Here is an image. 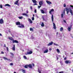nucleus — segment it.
Listing matches in <instances>:
<instances>
[{"label":"nucleus","mask_w":73,"mask_h":73,"mask_svg":"<svg viewBox=\"0 0 73 73\" xmlns=\"http://www.w3.org/2000/svg\"><path fill=\"white\" fill-rule=\"evenodd\" d=\"M66 11L67 14V15L70 12V13L71 14V15H72V16H73V11H72V9H68L67 8H66Z\"/></svg>","instance_id":"1"},{"label":"nucleus","mask_w":73,"mask_h":73,"mask_svg":"<svg viewBox=\"0 0 73 73\" xmlns=\"http://www.w3.org/2000/svg\"><path fill=\"white\" fill-rule=\"evenodd\" d=\"M8 38L11 41H13V43H19V41L16 40H14L13 38H12V37H9Z\"/></svg>","instance_id":"2"},{"label":"nucleus","mask_w":73,"mask_h":73,"mask_svg":"<svg viewBox=\"0 0 73 73\" xmlns=\"http://www.w3.org/2000/svg\"><path fill=\"white\" fill-rule=\"evenodd\" d=\"M33 53V52H32V51H30L29 52H27V53H25V54H26V55H27V54H31Z\"/></svg>","instance_id":"3"},{"label":"nucleus","mask_w":73,"mask_h":73,"mask_svg":"<svg viewBox=\"0 0 73 73\" xmlns=\"http://www.w3.org/2000/svg\"><path fill=\"white\" fill-rule=\"evenodd\" d=\"M4 23V20L3 19H0V24H2Z\"/></svg>","instance_id":"4"},{"label":"nucleus","mask_w":73,"mask_h":73,"mask_svg":"<svg viewBox=\"0 0 73 73\" xmlns=\"http://www.w3.org/2000/svg\"><path fill=\"white\" fill-rule=\"evenodd\" d=\"M21 26H18V28H24V25H23L21 24Z\"/></svg>","instance_id":"5"},{"label":"nucleus","mask_w":73,"mask_h":73,"mask_svg":"<svg viewBox=\"0 0 73 73\" xmlns=\"http://www.w3.org/2000/svg\"><path fill=\"white\" fill-rule=\"evenodd\" d=\"M46 3L48 4V5H50V4H52V3L51 2L48 1V0H47L46 1Z\"/></svg>","instance_id":"6"},{"label":"nucleus","mask_w":73,"mask_h":73,"mask_svg":"<svg viewBox=\"0 0 73 73\" xmlns=\"http://www.w3.org/2000/svg\"><path fill=\"white\" fill-rule=\"evenodd\" d=\"M28 67H29V68L32 69V65L31 64H29L28 65Z\"/></svg>","instance_id":"7"},{"label":"nucleus","mask_w":73,"mask_h":73,"mask_svg":"<svg viewBox=\"0 0 73 73\" xmlns=\"http://www.w3.org/2000/svg\"><path fill=\"white\" fill-rule=\"evenodd\" d=\"M28 21H29L30 23L31 24H32V23H33V22H32V21L31 19H28Z\"/></svg>","instance_id":"8"},{"label":"nucleus","mask_w":73,"mask_h":73,"mask_svg":"<svg viewBox=\"0 0 73 73\" xmlns=\"http://www.w3.org/2000/svg\"><path fill=\"white\" fill-rule=\"evenodd\" d=\"M16 25H20L21 24H20V22H17L16 23Z\"/></svg>","instance_id":"9"},{"label":"nucleus","mask_w":73,"mask_h":73,"mask_svg":"<svg viewBox=\"0 0 73 73\" xmlns=\"http://www.w3.org/2000/svg\"><path fill=\"white\" fill-rule=\"evenodd\" d=\"M53 44V42H51L49 43L48 44V46H50V45H52Z\"/></svg>","instance_id":"10"},{"label":"nucleus","mask_w":73,"mask_h":73,"mask_svg":"<svg viewBox=\"0 0 73 73\" xmlns=\"http://www.w3.org/2000/svg\"><path fill=\"white\" fill-rule=\"evenodd\" d=\"M69 62H70L69 64H70V60H66L65 62L66 64H69Z\"/></svg>","instance_id":"11"},{"label":"nucleus","mask_w":73,"mask_h":73,"mask_svg":"<svg viewBox=\"0 0 73 73\" xmlns=\"http://www.w3.org/2000/svg\"><path fill=\"white\" fill-rule=\"evenodd\" d=\"M53 24L54 29H56V25L55 24H54V23L53 22Z\"/></svg>","instance_id":"12"},{"label":"nucleus","mask_w":73,"mask_h":73,"mask_svg":"<svg viewBox=\"0 0 73 73\" xmlns=\"http://www.w3.org/2000/svg\"><path fill=\"white\" fill-rule=\"evenodd\" d=\"M13 50H15V45L14 44L13 45V47L12 48Z\"/></svg>","instance_id":"13"},{"label":"nucleus","mask_w":73,"mask_h":73,"mask_svg":"<svg viewBox=\"0 0 73 73\" xmlns=\"http://www.w3.org/2000/svg\"><path fill=\"white\" fill-rule=\"evenodd\" d=\"M3 58L4 59V60H7L8 61H11L10 60H10V59H8L7 58H6L5 57H4Z\"/></svg>","instance_id":"14"},{"label":"nucleus","mask_w":73,"mask_h":73,"mask_svg":"<svg viewBox=\"0 0 73 73\" xmlns=\"http://www.w3.org/2000/svg\"><path fill=\"white\" fill-rule=\"evenodd\" d=\"M52 23H53V22L54 21V19L53 18V15H52Z\"/></svg>","instance_id":"15"},{"label":"nucleus","mask_w":73,"mask_h":73,"mask_svg":"<svg viewBox=\"0 0 73 73\" xmlns=\"http://www.w3.org/2000/svg\"><path fill=\"white\" fill-rule=\"evenodd\" d=\"M39 4L40 5H42V1H40L39 2Z\"/></svg>","instance_id":"16"},{"label":"nucleus","mask_w":73,"mask_h":73,"mask_svg":"<svg viewBox=\"0 0 73 73\" xmlns=\"http://www.w3.org/2000/svg\"><path fill=\"white\" fill-rule=\"evenodd\" d=\"M72 28V26H71L70 27H69L68 29V31H70L71 30V28Z\"/></svg>","instance_id":"17"},{"label":"nucleus","mask_w":73,"mask_h":73,"mask_svg":"<svg viewBox=\"0 0 73 73\" xmlns=\"http://www.w3.org/2000/svg\"><path fill=\"white\" fill-rule=\"evenodd\" d=\"M19 0H17V1H16L15 3V4L17 5V4H18V2H19Z\"/></svg>","instance_id":"18"},{"label":"nucleus","mask_w":73,"mask_h":73,"mask_svg":"<svg viewBox=\"0 0 73 73\" xmlns=\"http://www.w3.org/2000/svg\"><path fill=\"white\" fill-rule=\"evenodd\" d=\"M40 10L42 13H45V12H44V10L42 9H40Z\"/></svg>","instance_id":"19"},{"label":"nucleus","mask_w":73,"mask_h":73,"mask_svg":"<svg viewBox=\"0 0 73 73\" xmlns=\"http://www.w3.org/2000/svg\"><path fill=\"white\" fill-rule=\"evenodd\" d=\"M48 52V50L47 49L46 50H44V53H47Z\"/></svg>","instance_id":"20"},{"label":"nucleus","mask_w":73,"mask_h":73,"mask_svg":"<svg viewBox=\"0 0 73 73\" xmlns=\"http://www.w3.org/2000/svg\"><path fill=\"white\" fill-rule=\"evenodd\" d=\"M32 1L33 3H37V1L36 0H32Z\"/></svg>","instance_id":"21"},{"label":"nucleus","mask_w":73,"mask_h":73,"mask_svg":"<svg viewBox=\"0 0 73 73\" xmlns=\"http://www.w3.org/2000/svg\"><path fill=\"white\" fill-rule=\"evenodd\" d=\"M5 7H7H7H11V5L8 4H6L5 5Z\"/></svg>","instance_id":"22"},{"label":"nucleus","mask_w":73,"mask_h":73,"mask_svg":"<svg viewBox=\"0 0 73 73\" xmlns=\"http://www.w3.org/2000/svg\"><path fill=\"white\" fill-rule=\"evenodd\" d=\"M25 68H28V65L27 64L24 66Z\"/></svg>","instance_id":"23"},{"label":"nucleus","mask_w":73,"mask_h":73,"mask_svg":"<svg viewBox=\"0 0 73 73\" xmlns=\"http://www.w3.org/2000/svg\"><path fill=\"white\" fill-rule=\"evenodd\" d=\"M41 26L42 27H44V23H42V24L41 25Z\"/></svg>","instance_id":"24"},{"label":"nucleus","mask_w":73,"mask_h":73,"mask_svg":"<svg viewBox=\"0 0 73 73\" xmlns=\"http://www.w3.org/2000/svg\"><path fill=\"white\" fill-rule=\"evenodd\" d=\"M42 19H43V21H45V19L44 18V16H43L42 17Z\"/></svg>","instance_id":"25"},{"label":"nucleus","mask_w":73,"mask_h":73,"mask_svg":"<svg viewBox=\"0 0 73 73\" xmlns=\"http://www.w3.org/2000/svg\"><path fill=\"white\" fill-rule=\"evenodd\" d=\"M38 72L39 73H41V70H40V69H38Z\"/></svg>","instance_id":"26"},{"label":"nucleus","mask_w":73,"mask_h":73,"mask_svg":"<svg viewBox=\"0 0 73 73\" xmlns=\"http://www.w3.org/2000/svg\"><path fill=\"white\" fill-rule=\"evenodd\" d=\"M18 18H19V19H22L23 18V17L22 16L21 17H18Z\"/></svg>","instance_id":"27"},{"label":"nucleus","mask_w":73,"mask_h":73,"mask_svg":"<svg viewBox=\"0 0 73 73\" xmlns=\"http://www.w3.org/2000/svg\"><path fill=\"white\" fill-rule=\"evenodd\" d=\"M22 72H23V73H25V71L24 70L22 69Z\"/></svg>","instance_id":"28"},{"label":"nucleus","mask_w":73,"mask_h":73,"mask_svg":"<svg viewBox=\"0 0 73 73\" xmlns=\"http://www.w3.org/2000/svg\"><path fill=\"white\" fill-rule=\"evenodd\" d=\"M56 50L57 51V52H58V53H60V50H59V49H58L57 48L56 49Z\"/></svg>","instance_id":"29"},{"label":"nucleus","mask_w":73,"mask_h":73,"mask_svg":"<svg viewBox=\"0 0 73 73\" xmlns=\"http://www.w3.org/2000/svg\"><path fill=\"white\" fill-rule=\"evenodd\" d=\"M60 31H63V27H62L60 28Z\"/></svg>","instance_id":"30"},{"label":"nucleus","mask_w":73,"mask_h":73,"mask_svg":"<svg viewBox=\"0 0 73 73\" xmlns=\"http://www.w3.org/2000/svg\"><path fill=\"white\" fill-rule=\"evenodd\" d=\"M30 31H33V29L32 28H30Z\"/></svg>","instance_id":"31"},{"label":"nucleus","mask_w":73,"mask_h":73,"mask_svg":"<svg viewBox=\"0 0 73 73\" xmlns=\"http://www.w3.org/2000/svg\"><path fill=\"white\" fill-rule=\"evenodd\" d=\"M54 45H56V46H58V45L57 44H56L55 43H54Z\"/></svg>","instance_id":"32"},{"label":"nucleus","mask_w":73,"mask_h":73,"mask_svg":"<svg viewBox=\"0 0 73 73\" xmlns=\"http://www.w3.org/2000/svg\"><path fill=\"white\" fill-rule=\"evenodd\" d=\"M65 9H64V11H63V13L64 14V15L65 14Z\"/></svg>","instance_id":"33"},{"label":"nucleus","mask_w":73,"mask_h":73,"mask_svg":"<svg viewBox=\"0 0 73 73\" xmlns=\"http://www.w3.org/2000/svg\"><path fill=\"white\" fill-rule=\"evenodd\" d=\"M23 57H24V58L25 59H27V57H26V56H24Z\"/></svg>","instance_id":"34"},{"label":"nucleus","mask_w":73,"mask_h":73,"mask_svg":"<svg viewBox=\"0 0 73 73\" xmlns=\"http://www.w3.org/2000/svg\"><path fill=\"white\" fill-rule=\"evenodd\" d=\"M35 3L33 4V5H37V4L36 3Z\"/></svg>","instance_id":"35"},{"label":"nucleus","mask_w":73,"mask_h":73,"mask_svg":"<svg viewBox=\"0 0 73 73\" xmlns=\"http://www.w3.org/2000/svg\"><path fill=\"white\" fill-rule=\"evenodd\" d=\"M25 16H26V17H28V14H27V13H26L25 15Z\"/></svg>","instance_id":"36"},{"label":"nucleus","mask_w":73,"mask_h":73,"mask_svg":"<svg viewBox=\"0 0 73 73\" xmlns=\"http://www.w3.org/2000/svg\"><path fill=\"white\" fill-rule=\"evenodd\" d=\"M32 20L33 21L34 20H35V18H34V17H32Z\"/></svg>","instance_id":"37"},{"label":"nucleus","mask_w":73,"mask_h":73,"mask_svg":"<svg viewBox=\"0 0 73 73\" xmlns=\"http://www.w3.org/2000/svg\"><path fill=\"white\" fill-rule=\"evenodd\" d=\"M6 49H7V51H9L8 47H6Z\"/></svg>","instance_id":"38"},{"label":"nucleus","mask_w":73,"mask_h":73,"mask_svg":"<svg viewBox=\"0 0 73 73\" xmlns=\"http://www.w3.org/2000/svg\"><path fill=\"white\" fill-rule=\"evenodd\" d=\"M66 4L65 3H64V7H66Z\"/></svg>","instance_id":"39"},{"label":"nucleus","mask_w":73,"mask_h":73,"mask_svg":"<svg viewBox=\"0 0 73 73\" xmlns=\"http://www.w3.org/2000/svg\"><path fill=\"white\" fill-rule=\"evenodd\" d=\"M63 16H64V15H63V14H61V17L62 18L63 17Z\"/></svg>","instance_id":"40"},{"label":"nucleus","mask_w":73,"mask_h":73,"mask_svg":"<svg viewBox=\"0 0 73 73\" xmlns=\"http://www.w3.org/2000/svg\"><path fill=\"white\" fill-rule=\"evenodd\" d=\"M34 12L35 13H37V10H36V9H35V10Z\"/></svg>","instance_id":"41"},{"label":"nucleus","mask_w":73,"mask_h":73,"mask_svg":"<svg viewBox=\"0 0 73 73\" xmlns=\"http://www.w3.org/2000/svg\"><path fill=\"white\" fill-rule=\"evenodd\" d=\"M10 54H11V55H12V56H14V54L10 52Z\"/></svg>","instance_id":"42"},{"label":"nucleus","mask_w":73,"mask_h":73,"mask_svg":"<svg viewBox=\"0 0 73 73\" xmlns=\"http://www.w3.org/2000/svg\"><path fill=\"white\" fill-rule=\"evenodd\" d=\"M0 8H3V6L1 5H0Z\"/></svg>","instance_id":"43"},{"label":"nucleus","mask_w":73,"mask_h":73,"mask_svg":"<svg viewBox=\"0 0 73 73\" xmlns=\"http://www.w3.org/2000/svg\"><path fill=\"white\" fill-rule=\"evenodd\" d=\"M25 14H26V13H23V16H25Z\"/></svg>","instance_id":"44"},{"label":"nucleus","mask_w":73,"mask_h":73,"mask_svg":"<svg viewBox=\"0 0 73 73\" xmlns=\"http://www.w3.org/2000/svg\"><path fill=\"white\" fill-rule=\"evenodd\" d=\"M13 63H11L10 64V65H12H12H13Z\"/></svg>","instance_id":"45"},{"label":"nucleus","mask_w":73,"mask_h":73,"mask_svg":"<svg viewBox=\"0 0 73 73\" xmlns=\"http://www.w3.org/2000/svg\"><path fill=\"white\" fill-rule=\"evenodd\" d=\"M51 12H53V11H54V9H51Z\"/></svg>","instance_id":"46"},{"label":"nucleus","mask_w":73,"mask_h":73,"mask_svg":"<svg viewBox=\"0 0 73 73\" xmlns=\"http://www.w3.org/2000/svg\"><path fill=\"white\" fill-rule=\"evenodd\" d=\"M52 11H49V13H50V14H52Z\"/></svg>","instance_id":"47"},{"label":"nucleus","mask_w":73,"mask_h":73,"mask_svg":"<svg viewBox=\"0 0 73 73\" xmlns=\"http://www.w3.org/2000/svg\"><path fill=\"white\" fill-rule=\"evenodd\" d=\"M40 7H41V6H38V8H40Z\"/></svg>","instance_id":"48"},{"label":"nucleus","mask_w":73,"mask_h":73,"mask_svg":"<svg viewBox=\"0 0 73 73\" xmlns=\"http://www.w3.org/2000/svg\"><path fill=\"white\" fill-rule=\"evenodd\" d=\"M63 22H64L65 23H66V21H65V20H63Z\"/></svg>","instance_id":"49"},{"label":"nucleus","mask_w":73,"mask_h":73,"mask_svg":"<svg viewBox=\"0 0 73 73\" xmlns=\"http://www.w3.org/2000/svg\"><path fill=\"white\" fill-rule=\"evenodd\" d=\"M59 73H64V72L63 71L60 72H59Z\"/></svg>","instance_id":"50"},{"label":"nucleus","mask_w":73,"mask_h":73,"mask_svg":"<svg viewBox=\"0 0 73 73\" xmlns=\"http://www.w3.org/2000/svg\"><path fill=\"white\" fill-rule=\"evenodd\" d=\"M70 7H71V8H73V5H70Z\"/></svg>","instance_id":"51"},{"label":"nucleus","mask_w":73,"mask_h":73,"mask_svg":"<svg viewBox=\"0 0 73 73\" xmlns=\"http://www.w3.org/2000/svg\"><path fill=\"white\" fill-rule=\"evenodd\" d=\"M30 8L32 10V6H30Z\"/></svg>","instance_id":"52"},{"label":"nucleus","mask_w":73,"mask_h":73,"mask_svg":"<svg viewBox=\"0 0 73 73\" xmlns=\"http://www.w3.org/2000/svg\"><path fill=\"white\" fill-rule=\"evenodd\" d=\"M1 53L2 54H4V52L3 51H1Z\"/></svg>","instance_id":"53"},{"label":"nucleus","mask_w":73,"mask_h":73,"mask_svg":"<svg viewBox=\"0 0 73 73\" xmlns=\"http://www.w3.org/2000/svg\"><path fill=\"white\" fill-rule=\"evenodd\" d=\"M32 65H33V66H35V64H34V63H33L32 64Z\"/></svg>","instance_id":"54"},{"label":"nucleus","mask_w":73,"mask_h":73,"mask_svg":"<svg viewBox=\"0 0 73 73\" xmlns=\"http://www.w3.org/2000/svg\"><path fill=\"white\" fill-rule=\"evenodd\" d=\"M56 57L57 58V60H58V57L57 56H56Z\"/></svg>","instance_id":"55"},{"label":"nucleus","mask_w":73,"mask_h":73,"mask_svg":"<svg viewBox=\"0 0 73 73\" xmlns=\"http://www.w3.org/2000/svg\"><path fill=\"white\" fill-rule=\"evenodd\" d=\"M64 60H66V57L64 58Z\"/></svg>","instance_id":"56"},{"label":"nucleus","mask_w":73,"mask_h":73,"mask_svg":"<svg viewBox=\"0 0 73 73\" xmlns=\"http://www.w3.org/2000/svg\"><path fill=\"white\" fill-rule=\"evenodd\" d=\"M26 13H29V12H28V11H27Z\"/></svg>","instance_id":"57"},{"label":"nucleus","mask_w":73,"mask_h":73,"mask_svg":"<svg viewBox=\"0 0 73 73\" xmlns=\"http://www.w3.org/2000/svg\"><path fill=\"white\" fill-rule=\"evenodd\" d=\"M49 50H52V48H50V49H49Z\"/></svg>","instance_id":"58"},{"label":"nucleus","mask_w":73,"mask_h":73,"mask_svg":"<svg viewBox=\"0 0 73 73\" xmlns=\"http://www.w3.org/2000/svg\"><path fill=\"white\" fill-rule=\"evenodd\" d=\"M4 47H6V45L5 44L4 46Z\"/></svg>","instance_id":"59"},{"label":"nucleus","mask_w":73,"mask_h":73,"mask_svg":"<svg viewBox=\"0 0 73 73\" xmlns=\"http://www.w3.org/2000/svg\"><path fill=\"white\" fill-rule=\"evenodd\" d=\"M56 35H58V32H57L56 33Z\"/></svg>","instance_id":"60"},{"label":"nucleus","mask_w":73,"mask_h":73,"mask_svg":"<svg viewBox=\"0 0 73 73\" xmlns=\"http://www.w3.org/2000/svg\"><path fill=\"white\" fill-rule=\"evenodd\" d=\"M33 17H35V15L34 14H33Z\"/></svg>","instance_id":"61"},{"label":"nucleus","mask_w":73,"mask_h":73,"mask_svg":"<svg viewBox=\"0 0 73 73\" xmlns=\"http://www.w3.org/2000/svg\"><path fill=\"white\" fill-rule=\"evenodd\" d=\"M0 36H2L1 34L0 33Z\"/></svg>","instance_id":"62"},{"label":"nucleus","mask_w":73,"mask_h":73,"mask_svg":"<svg viewBox=\"0 0 73 73\" xmlns=\"http://www.w3.org/2000/svg\"><path fill=\"white\" fill-rule=\"evenodd\" d=\"M71 54H73V52L71 53Z\"/></svg>","instance_id":"63"},{"label":"nucleus","mask_w":73,"mask_h":73,"mask_svg":"<svg viewBox=\"0 0 73 73\" xmlns=\"http://www.w3.org/2000/svg\"><path fill=\"white\" fill-rule=\"evenodd\" d=\"M72 72H73V69H72Z\"/></svg>","instance_id":"64"}]
</instances>
